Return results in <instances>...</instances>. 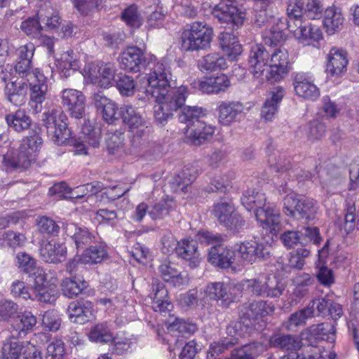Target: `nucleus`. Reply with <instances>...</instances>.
Masks as SVG:
<instances>
[{"mask_svg": "<svg viewBox=\"0 0 359 359\" xmlns=\"http://www.w3.org/2000/svg\"><path fill=\"white\" fill-rule=\"evenodd\" d=\"M241 203L248 211L256 208V219L263 229L271 233L279 231L280 228L279 211L271 204H266V197L263 193L256 191L255 189H248L243 193Z\"/></svg>", "mask_w": 359, "mask_h": 359, "instance_id": "1", "label": "nucleus"}, {"mask_svg": "<svg viewBox=\"0 0 359 359\" xmlns=\"http://www.w3.org/2000/svg\"><path fill=\"white\" fill-rule=\"evenodd\" d=\"M43 126L46 128L48 136L58 145L63 144L70 137L67 127V118L59 108L49 109L42 116Z\"/></svg>", "mask_w": 359, "mask_h": 359, "instance_id": "2", "label": "nucleus"}, {"mask_svg": "<svg viewBox=\"0 0 359 359\" xmlns=\"http://www.w3.org/2000/svg\"><path fill=\"white\" fill-rule=\"evenodd\" d=\"M283 210L287 217L309 221L314 219L317 207L313 199L290 192L283 198Z\"/></svg>", "mask_w": 359, "mask_h": 359, "instance_id": "3", "label": "nucleus"}, {"mask_svg": "<svg viewBox=\"0 0 359 359\" xmlns=\"http://www.w3.org/2000/svg\"><path fill=\"white\" fill-rule=\"evenodd\" d=\"M213 37L212 28L201 22L191 23L182 34V46L186 50H205Z\"/></svg>", "mask_w": 359, "mask_h": 359, "instance_id": "4", "label": "nucleus"}, {"mask_svg": "<svg viewBox=\"0 0 359 359\" xmlns=\"http://www.w3.org/2000/svg\"><path fill=\"white\" fill-rule=\"evenodd\" d=\"M212 213L220 225L236 233L244 229L245 220L231 203L221 201L213 205Z\"/></svg>", "mask_w": 359, "mask_h": 359, "instance_id": "5", "label": "nucleus"}, {"mask_svg": "<svg viewBox=\"0 0 359 359\" xmlns=\"http://www.w3.org/2000/svg\"><path fill=\"white\" fill-rule=\"evenodd\" d=\"M240 1L221 0L212 12L213 17L220 22L226 24L229 29H238L243 24L245 14L238 8Z\"/></svg>", "mask_w": 359, "mask_h": 359, "instance_id": "6", "label": "nucleus"}, {"mask_svg": "<svg viewBox=\"0 0 359 359\" xmlns=\"http://www.w3.org/2000/svg\"><path fill=\"white\" fill-rule=\"evenodd\" d=\"M170 69L165 64H155L147 78L148 87L145 90L147 99L161 97V95L165 93L166 90L170 88Z\"/></svg>", "mask_w": 359, "mask_h": 359, "instance_id": "7", "label": "nucleus"}, {"mask_svg": "<svg viewBox=\"0 0 359 359\" xmlns=\"http://www.w3.org/2000/svg\"><path fill=\"white\" fill-rule=\"evenodd\" d=\"M269 51L270 70L266 74V79L273 83L280 81L288 74L290 69L289 54L287 49L282 46Z\"/></svg>", "mask_w": 359, "mask_h": 359, "instance_id": "8", "label": "nucleus"}, {"mask_svg": "<svg viewBox=\"0 0 359 359\" xmlns=\"http://www.w3.org/2000/svg\"><path fill=\"white\" fill-rule=\"evenodd\" d=\"M235 255L236 264L243 265L265 259L269 255V252L264 244L252 240L237 244Z\"/></svg>", "mask_w": 359, "mask_h": 359, "instance_id": "9", "label": "nucleus"}, {"mask_svg": "<svg viewBox=\"0 0 359 359\" xmlns=\"http://www.w3.org/2000/svg\"><path fill=\"white\" fill-rule=\"evenodd\" d=\"M34 80L30 83V100L29 106L33 112L38 114L41 111L42 104L46 100L48 91L47 77L39 69H36L34 73Z\"/></svg>", "mask_w": 359, "mask_h": 359, "instance_id": "10", "label": "nucleus"}, {"mask_svg": "<svg viewBox=\"0 0 359 359\" xmlns=\"http://www.w3.org/2000/svg\"><path fill=\"white\" fill-rule=\"evenodd\" d=\"M61 103L63 108L75 118H81L85 112L86 98L82 92L67 88L61 92Z\"/></svg>", "mask_w": 359, "mask_h": 359, "instance_id": "11", "label": "nucleus"}, {"mask_svg": "<svg viewBox=\"0 0 359 359\" xmlns=\"http://www.w3.org/2000/svg\"><path fill=\"white\" fill-rule=\"evenodd\" d=\"M121 67L128 72H138L145 67V57L137 46L127 48L118 57Z\"/></svg>", "mask_w": 359, "mask_h": 359, "instance_id": "12", "label": "nucleus"}, {"mask_svg": "<svg viewBox=\"0 0 359 359\" xmlns=\"http://www.w3.org/2000/svg\"><path fill=\"white\" fill-rule=\"evenodd\" d=\"M153 301L152 309L155 312H158L163 316L170 315L173 304L168 296V290L163 283L158 280H154L152 283Z\"/></svg>", "mask_w": 359, "mask_h": 359, "instance_id": "13", "label": "nucleus"}, {"mask_svg": "<svg viewBox=\"0 0 359 359\" xmlns=\"http://www.w3.org/2000/svg\"><path fill=\"white\" fill-rule=\"evenodd\" d=\"M270 51L260 44L251 48L248 58L249 71L256 78L260 77L266 66H269Z\"/></svg>", "mask_w": 359, "mask_h": 359, "instance_id": "14", "label": "nucleus"}, {"mask_svg": "<svg viewBox=\"0 0 359 359\" xmlns=\"http://www.w3.org/2000/svg\"><path fill=\"white\" fill-rule=\"evenodd\" d=\"M15 264L23 273L35 277L36 283L43 284L45 280L44 271L37 267L36 259L25 252H19L15 258Z\"/></svg>", "mask_w": 359, "mask_h": 359, "instance_id": "15", "label": "nucleus"}, {"mask_svg": "<svg viewBox=\"0 0 359 359\" xmlns=\"http://www.w3.org/2000/svg\"><path fill=\"white\" fill-rule=\"evenodd\" d=\"M189 93L187 86L182 85L176 88L166 90L165 93L160 95L161 97H155L154 100L155 102H161L168 110L173 112L183 108Z\"/></svg>", "mask_w": 359, "mask_h": 359, "instance_id": "16", "label": "nucleus"}, {"mask_svg": "<svg viewBox=\"0 0 359 359\" xmlns=\"http://www.w3.org/2000/svg\"><path fill=\"white\" fill-rule=\"evenodd\" d=\"M217 110L219 122L223 126H229L243 116L244 106L238 101H222L219 103Z\"/></svg>", "mask_w": 359, "mask_h": 359, "instance_id": "17", "label": "nucleus"}, {"mask_svg": "<svg viewBox=\"0 0 359 359\" xmlns=\"http://www.w3.org/2000/svg\"><path fill=\"white\" fill-rule=\"evenodd\" d=\"M93 305L89 301H75L69 304L67 313L70 320L83 325L93 318Z\"/></svg>", "mask_w": 359, "mask_h": 359, "instance_id": "18", "label": "nucleus"}, {"mask_svg": "<svg viewBox=\"0 0 359 359\" xmlns=\"http://www.w3.org/2000/svg\"><path fill=\"white\" fill-rule=\"evenodd\" d=\"M208 261L217 267L229 268L232 264H236L235 250H233L222 245H216L209 250Z\"/></svg>", "mask_w": 359, "mask_h": 359, "instance_id": "19", "label": "nucleus"}, {"mask_svg": "<svg viewBox=\"0 0 359 359\" xmlns=\"http://www.w3.org/2000/svg\"><path fill=\"white\" fill-rule=\"evenodd\" d=\"M214 133V127L201 121L189 128H186L185 135L190 144L200 146L210 140Z\"/></svg>", "mask_w": 359, "mask_h": 359, "instance_id": "20", "label": "nucleus"}, {"mask_svg": "<svg viewBox=\"0 0 359 359\" xmlns=\"http://www.w3.org/2000/svg\"><path fill=\"white\" fill-rule=\"evenodd\" d=\"M116 71L115 65L111 63L102 65L99 67L94 66L89 70V78L93 83L107 88L114 83Z\"/></svg>", "mask_w": 359, "mask_h": 359, "instance_id": "21", "label": "nucleus"}, {"mask_svg": "<svg viewBox=\"0 0 359 359\" xmlns=\"http://www.w3.org/2000/svg\"><path fill=\"white\" fill-rule=\"evenodd\" d=\"M121 116L130 132L138 131L139 135L145 134L147 122L137 109L131 105H124L121 108Z\"/></svg>", "mask_w": 359, "mask_h": 359, "instance_id": "22", "label": "nucleus"}, {"mask_svg": "<svg viewBox=\"0 0 359 359\" xmlns=\"http://www.w3.org/2000/svg\"><path fill=\"white\" fill-rule=\"evenodd\" d=\"M274 311L273 307L266 301L259 300L245 304L240 310V317L249 320L250 325L252 320L266 316Z\"/></svg>", "mask_w": 359, "mask_h": 359, "instance_id": "23", "label": "nucleus"}, {"mask_svg": "<svg viewBox=\"0 0 359 359\" xmlns=\"http://www.w3.org/2000/svg\"><path fill=\"white\" fill-rule=\"evenodd\" d=\"M40 255L47 263L58 264L66 259L67 248L63 243L50 241L41 245Z\"/></svg>", "mask_w": 359, "mask_h": 359, "instance_id": "24", "label": "nucleus"}, {"mask_svg": "<svg viewBox=\"0 0 359 359\" xmlns=\"http://www.w3.org/2000/svg\"><path fill=\"white\" fill-rule=\"evenodd\" d=\"M94 104L102 114L104 121L112 124L121 116V111H118V107L110 99L101 93H95L93 97Z\"/></svg>", "mask_w": 359, "mask_h": 359, "instance_id": "25", "label": "nucleus"}, {"mask_svg": "<svg viewBox=\"0 0 359 359\" xmlns=\"http://www.w3.org/2000/svg\"><path fill=\"white\" fill-rule=\"evenodd\" d=\"M233 286L222 282L211 283L206 287L205 294L211 299L220 300L224 307L234 301L235 297L231 290Z\"/></svg>", "mask_w": 359, "mask_h": 359, "instance_id": "26", "label": "nucleus"}, {"mask_svg": "<svg viewBox=\"0 0 359 359\" xmlns=\"http://www.w3.org/2000/svg\"><path fill=\"white\" fill-rule=\"evenodd\" d=\"M285 95V90L281 86L273 88L268 94L262 110L261 116L266 121H271L277 114L280 103Z\"/></svg>", "mask_w": 359, "mask_h": 359, "instance_id": "27", "label": "nucleus"}, {"mask_svg": "<svg viewBox=\"0 0 359 359\" xmlns=\"http://www.w3.org/2000/svg\"><path fill=\"white\" fill-rule=\"evenodd\" d=\"M63 231L74 242L77 249H82L92 244L95 237L89 232L87 228L78 226L74 223H67L63 225Z\"/></svg>", "mask_w": 359, "mask_h": 359, "instance_id": "28", "label": "nucleus"}, {"mask_svg": "<svg viewBox=\"0 0 359 359\" xmlns=\"http://www.w3.org/2000/svg\"><path fill=\"white\" fill-rule=\"evenodd\" d=\"M293 86L297 95L306 99L315 100L320 95L319 89L304 73L294 74Z\"/></svg>", "mask_w": 359, "mask_h": 359, "instance_id": "29", "label": "nucleus"}, {"mask_svg": "<svg viewBox=\"0 0 359 359\" xmlns=\"http://www.w3.org/2000/svg\"><path fill=\"white\" fill-rule=\"evenodd\" d=\"M326 72L331 76L339 75L346 70L348 65L347 52L341 48L333 47L327 56Z\"/></svg>", "mask_w": 359, "mask_h": 359, "instance_id": "30", "label": "nucleus"}, {"mask_svg": "<svg viewBox=\"0 0 359 359\" xmlns=\"http://www.w3.org/2000/svg\"><path fill=\"white\" fill-rule=\"evenodd\" d=\"M175 251L177 255L189 262L191 268L198 266L201 262L198 244L194 240L183 239L177 243Z\"/></svg>", "mask_w": 359, "mask_h": 359, "instance_id": "31", "label": "nucleus"}, {"mask_svg": "<svg viewBox=\"0 0 359 359\" xmlns=\"http://www.w3.org/2000/svg\"><path fill=\"white\" fill-rule=\"evenodd\" d=\"M27 90L28 86L25 81L15 79L6 85L4 92L9 102L15 106H21L27 100Z\"/></svg>", "mask_w": 359, "mask_h": 359, "instance_id": "32", "label": "nucleus"}, {"mask_svg": "<svg viewBox=\"0 0 359 359\" xmlns=\"http://www.w3.org/2000/svg\"><path fill=\"white\" fill-rule=\"evenodd\" d=\"M158 271L164 281L175 287L186 285L189 282L187 272H179L170 262L164 261L158 266Z\"/></svg>", "mask_w": 359, "mask_h": 359, "instance_id": "33", "label": "nucleus"}, {"mask_svg": "<svg viewBox=\"0 0 359 359\" xmlns=\"http://www.w3.org/2000/svg\"><path fill=\"white\" fill-rule=\"evenodd\" d=\"M287 18L278 19L280 22L286 23V29L290 30L296 34V32L299 30L304 24L303 18V2L297 1L293 4H290L287 8Z\"/></svg>", "mask_w": 359, "mask_h": 359, "instance_id": "34", "label": "nucleus"}, {"mask_svg": "<svg viewBox=\"0 0 359 359\" xmlns=\"http://www.w3.org/2000/svg\"><path fill=\"white\" fill-rule=\"evenodd\" d=\"M36 323V316L30 311H26L13 319L11 327V333H14L18 337L25 336L33 330Z\"/></svg>", "mask_w": 359, "mask_h": 359, "instance_id": "35", "label": "nucleus"}, {"mask_svg": "<svg viewBox=\"0 0 359 359\" xmlns=\"http://www.w3.org/2000/svg\"><path fill=\"white\" fill-rule=\"evenodd\" d=\"M269 163L276 172H287L290 177H296L299 181L312 178L310 172L299 170V168L294 169L291 165V162L286 158H279L278 160H276V157L271 156L269 159Z\"/></svg>", "mask_w": 359, "mask_h": 359, "instance_id": "36", "label": "nucleus"}, {"mask_svg": "<svg viewBox=\"0 0 359 359\" xmlns=\"http://www.w3.org/2000/svg\"><path fill=\"white\" fill-rule=\"evenodd\" d=\"M8 127L18 133H22L29 128L32 124L31 117L25 109H18L5 116Z\"/></svg>", "mask_w": 359, "mask_h": 359, "instance_id": "37", "label": "nucleus"}, {"mask_svg": "<svg viewBox=\"0 0 359 359\" xmlns=\"http://www.w3.org/2000/svg\"><path fill=\"white\" fill-rule=\"evenodd\" d=\"M18 337L11 334L4 341L0 359H20L27 343L20 341Z\"/></svg>", "mask_w": 359, "mask_h": 359, "instance_id": "38", "label": "nucleus"}, {"mask_svg": "<svg viewBox=\"0 0 359 359\" xmlns=\"http://www.w3.org/2000/svg\"><path fill=\"white\" fill-rule=\"evenodd\" d=\"M219 39L222 50L230 60H234L242 53V46L234 34L224 31L220 33Z\"/></svg>", "mask_w": 359, "mask_h": 359, "instance_id": "39", "label": "nucleus"}, {"mask_svg": "<svg viewBox=\"0 0 359 359\" xmlns=\"http://www.w3.org/2000/svg\"><path fill=\"white\" fill-rule=\"evenodd\" d=\"M199 89L206 93H219L225 91L230 86V81L224 74L210 76L199 81Z\"/></svg>", "mask_w": 359, "mask_h": 359, "instance_id": "40", "label": "nucleus"}, {"mask_svg": "<svg viewBox=\"0 0 359 359\" xmlns=\"http://www.w3.org/2000/svg\"><path fill=\"white\" fill-rule=\"evenodd\" d=\"M344 21L341 9L335 6L327 8L325 11L324 25L330 34L339 30Z\"/></svg>", "mask_w": 359, "mask_h": 359, "instance_id": "41", "label": "nucleus"}, {"mask_svg": "<svg viewBox=\"0 0 359 359\" xmlns=\"http://www.w3.org/2000/svg\"><path fill=\"white\" fill-rule=\"evenodd\" d=\"M270 346L284 351H293L300 348V341L298 337L292 334H274L269 340Z\"/></svg>", "mask_w": 359, "mask_h": 359, "instance_id": "42", "label": "nucleus"}, {"mask_svg": "<svg viewBox=\"0 0 359 359\" xmlns=\"http://www.w3.org/2000/svg\"><path fill=\"white\" fill-rule=\"evenodd\" d=\"M198 174L197 167L194 165L185 166L181 173L172 180V184L175 189V191L178 190L184 191L186 187L197 178Z\"/></svg>", "mask_w": 359, "mask_h": 359, "instance_id": "43", "label": "nucleus"}, {"mask_svg": "<svg viewBox=\"0 0 359 359\" xmlns=\"http://www.w3.org/2000/svg\"><path fill=\"white\" fill-rule=\"evenodd\" d=\"M205 116V110L197 106H185L182 108L179 114L178 118L181 123L187 125L186 128H189L198 121H201V118Z\"/></svg>", "mask_w": 359, "mask_h": 359, "instance_id": "44", "label": "nucleus"}, {"mask_svg": "<svg viewBox=\"0 0 359 359\" xmlns=\"http://www.w3.org/2000/svg\"><path fill=\"white\" fill-rule=\"evenodd\" d=\"M294 36L300 41L301 43L306 45H310L313 42L318 41L322 39V32L319 27L312 25H303L302 27L296 32Z\"/></svg>", "mask_w": 359, "mask_h": 359, "instance_id": "45", "label": "nucleus"}, {"mask_svg": "<svg viewBox=\"0 0 359 359\" xmlns=\"http://www.w3.org/2000/svg\"><path fill=\"white\" fill-rule=\"evenodd\" d=\"M306 307L292 313L283 325L288 331H296L306 324L308 318H312V311Z\"/></svg>", "mask_w": 359, "mask_h": 359, "instance_id": "46", "label": "nucleus"}, {"mask_svg": "<svg viewBox=\"0 0 359 359\" xmlns=\"http://www.w3.org/2000/svg\"><path fill=\"white\" fill-rule=\"evenodd\" d=\"M88 338L91 341L108 343L114 339V335L107 323H100L92 327Z\"/></svg>", "mask_w": 359, "mask_h": 359, "instance_id": "47", "label": "nucleus"}, {"mask_svg": "<svg viewBox=\"0 0 359 359\" xmlns=\"http://www.w3.org/2000/svg\"><path fill=\"white\" fill-rule=\"evenodd\" d=\"M262 345L258 342L245 344L231 352L232 359H255L262 352Z\"/></svg>", "mask_w": 359, "mask_h": 359, "instance_id": "48", "label": "nucleus"}, {"mask_svg": "<svg viewBox=\"0 0 359 359\" xmlns=\"http://www.w3.org/2000/svg\"><path fill=\"white\" fill-rule=\"evenodd\" d=\"M199 66L201 69L206 71H217L224 69L227 65L226 59L219 53L208 54L200 60Z\"/></svg>", "mask_w": 359, "mask_h": 359, "instance_id": "49", "label": "nucleus"}, {"mask_svg": "<svg viewBox=\"0 0 359 359\" xmlns=\"http://www.w3.org/2000/svg\"><path fill=\"white\" fill-rule=\"evenodd\" d=\"M276 21L264 36L265 43L269 44L270 46H276L286 39L285 33L286 23L285 22H280L278 19Z\"/></svg>", "mask_w": 359, "mask_h": 359, "instance_id": "50", "label": "nucleus"}, {"mask_svg": "<svg viewBox=\"0 0 359 359\" xmlns=\"http://www.w3.org/2000/svg\"><path fill=\"white\" fill-rule=\"evenodd\" d=\"M86 287V283L76 278H64L61 283L62 293L69 298L77 297Z\"/></svg>", "mask_w": 359, "mask_h": 359, "instance_id": "51", "label": "nucleus"}, {"mask_svg": "<svg viewBox=\"0 0 359 359\" xmlns=\"http://www.w3.org/2000/svg\"><path fill=\"white\" fill-rule=\"evenodd\" d=\"M294 282L295 287L293 294L296 297L302 298L308 294L309 287L314 284L315 279L310 274L302 273L294 278Z\"/></svg>", "mask_w": 359, "mask_h": 359, "instance_id": "52", "label": "nucleus"}, {"mask_svg": "<svg viewBox=\"0 0 359 359\" xmlns=\"http://www.w3.org/2000/svg\"><path fill=\"white\" fill-rule=\"evenodd\" d=\"M85 264H97L102 262L107 257V252L102 246H90L82 255Z\"/></svg>", "mask_w": 359, "mask_h": 359, "instance_id": "53", "label": "nucleus"}, {"mask_svg": "<svg viewBox=\"0 0 359 359\" xmlns=\"http://www.w3.org/2000/svg\"><path fill=\"white\" fill-rule=\"evenodd\" d=\"M60 66L64 75L69 76L71 70L75 71L79 67L76 54L72 50L64 52L60 57Z\"/></svg>", "mask_w": 359, "mask_h": 359, "instance_id": "54", "label": "nucleus"}, {"mask_svg": "<svg viewBox=\"0 0 359 359\" xmlns=\"http://www.w3.org/2000/svg\"><path fill=\"white\" fill-rule=\"evenodd\" d=\"M266 297H280L285 288V283L277 277L269 276L265 280Z\"/></svg>", "mask_w": 359, "mask_h": 359, "instance_id": "55", "label": "nucleus"}, {"mask_svg": "<svg viewBox=\"0 0 359 359\" xmlns=\"http://www.w3.org/2000/svg\"><path fill=\"white\" fill-rule=\"evenodd\" d=\"M335 332L334 325L330 323H323L311 327V333L318 339L332 340Z\"/></svg>", "mask_w": 359, "mask_h": 359, "instance_id": "56", "label": "nucleus"}, {"mask_svg": "<svg viewBox=\"0 0 359 359\" xmlns=\"http://www.w3.org/2000/svg\"><path fill=\"white\" fill-rule=\"evenodd\" d=\"M37 227L39 232L50 236H57L60 232V226L51 218L43 216L37 220Z\"/></svg>", "mask_w": 359, "mask_h": 359, "instance_id": "57", "label": "nucleus"}, {"mask_svg": "<svg viewBox=\"0 0 359 359\" xmlns=\"http://www.w3.org/2000/svg\"><path fill=\"white\" fill-rule=\"evenodd\" d=\"M38 15L41 22L43 24L42 27L47 30H55L61 24L60 17L53 8L48 10L45 14L41 11Z\"/></svg>", "mask_w": 359, "mask_h": 359, "instance_id": "58", "label": "nucleus"}, {"mask_svg": "<svg viewBox=\"0 0 359 359\" xmlns=\"http://www.w3.org/2000/svg\"><path fill=\"white\" fill-rule=\"evenodd\" d=\"M359 224V206L348 205L344 217V229L347 233H351Z\"/></svg>", "mask_w": 359, "mask_h": 359, "instance_id": "59", "label": "nucleus"}, {"mask_svg": "<svg viewBox=\"0 0 359 359\" xmlns=\"http://www.w3.org/2000/svg\"><path fill=\"white\" fill-rule=\"evenodd\" d=\"M116 80V87L122 95L131 96L135 93V84L134 79L126 74H119Z\"/></svg>", "mask_w": 359, "mask_h": 359, "instance_id": "60", "label": "nucleus"}, {"mask_svg": "<svg viewBox=\"0 0 359 359\" xmlns=\"http://www.w3.org/2000/svg\"><path fill=\"white\" fill-rule=\"evenodd\" d=\"M102 190V187L97 182L88 183L84 185L79 186L74 191L70 190L71 198H81L89 194L88 198L92 197L93 195L97 194Z\"/></svg>", "mask_w": 359, "mask_h": 359, "instance_id": "61", "label": "nucleus"}, {"mask_svg": "<svg viewBox=\"0 0 359 359\" xmlns=\"http://www.w3.org/2000/svg\"><path fill=\"white\" fill-rule=\"evenodd\" d=\"M122 20L127 24V25L138 28L142 22L137 7L135 5H131L126 8L121 14Z\"/></svg>", "mask_w": 359, "mask_h": 359, "instance_id": "62", "label": "nucleus"}, {"mask_svg": "<svg viewBox=\"0 0 359 359\" xmlns=\"http://www.w3.org/2000/svg\"><path fill=\"white\" fill-rule=\"evenodd\" d=\"M81 131L86 142L93 147L99 146L101 133L100 128L93 127L88 121L83 124Z\"/></svg>", "mask_w": 359, "mask_h": 359, "instance_id": "63", "label": "nucleus"}, {"mask_svg": "<svg viewBox=\"0 0 359 359\" xmlns=\"http://www.w3.org/2000/svg\"><path fill=\"white\" fill-rule=\"evenodd\" d=\"M168 330L170 332H177L184 336L194 333L196 330V327L194 324L187 323L182 319L175 318L173 322L169 323Z\"/></svg>", "mask_w": 359, "mask_h": 359, "instance_id": "64", "label": "nucleus"}]
</instances>
